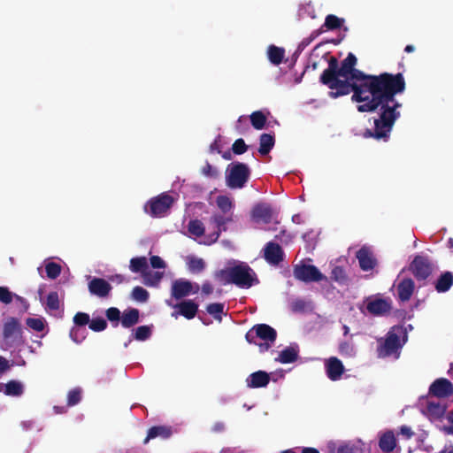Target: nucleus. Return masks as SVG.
Listing matches in <instances>:
<instances>
[{
	"label": "nucleus",
	"instance_id": "62",
	"mask_svg": "<svg viewBox=\"0 0 453 453\" xmlns=\"http://www.w3.org/2000/svg\"><path fill=\"white\" fill-rule=\"evenodd\" d=\"M212 286L208 282L204 283L202 287V291L206 295L211 294L212 292Z\"/></svg>",
	"mask_w": 453,
	"mask_h": 453
},
{
	"label": "nucleus",
	"instance_id": "10",
	"mask_svg": "<svg viewBox=\"0 0 453 453\" xmlns=\"http://www.w3.org/2000/svg\"><path fill=\"white\" fill-rule=\"evenodd\" d=\"M295 276L303 281H319L325 279V276L319 269L311 265L296 266L295 269Z\"/></svg>",
	"mask_w": 453,
	"mask_h": 453
},
{
	"label": "nucleus",
	"instance_id": "30",
	"mask_svg": "<svg viewBox=\"0 0 453 453\" xmlns=\"http://www.w3.org/2000/svg\"><path fill=\"white\" fill-rule=\"evenodd\" d=\"M172 430L167 426H154L151 427L148 432V436L145 439V443L149 441V440L161 437V438H168L172 434Z\"/></svg>",
	"mask_w": 453,
	"mask_h": 453
},
{
	"label": "nucleus",
	"instance_id": "42",
	"mask_svg": "<svg viewBox=\"0 0 453 453\" xmlns=\"http://www.w3.org/2000/svg\"><path fill=\"white\" fill-rule=\"evenodd\" d=\"M27 325L35 331L41 332L44 329L45 319L42 317L28 318Z\"/></svg>",
	"mask_w": 453,
	"mask_h": 453
},
{
	"label": "nucleus",
	"instance_id": "11",
	"mask_svg": "<svg viewBox=\"0 0 453 453\" xmlns=\"http://www.w3.org/2000/svg\"><path fill=\"white\" fill-rule=\"evenodd\" d=\"M429 394L439 398L448 397L453 395V385L447 379H437L431 384Z\"/></svg>",
	"mask_w": 453,
	"mask_h": 453
},
{
	"label": "nucleus",
	"instance_id": "3",
	"mask_svg": "<svg viewBox=\"0 0 453 453\" xmlns=\"http://www.w3.org/2000/svg\"><path fill=\"white\" fill-rule=\"evenodd\" d=\"M228 220L229 218L215 216L211 222V231L208 233L201 221L191 220L188 226V234L200 243L210 245L218 240L223 226Z\"/></svg>",
	"mask_w": 453,
	"mask_h": 453
},
{
	"label": "nucleus",
	"instance_id": "40",
	"mask_svg": "<svg viewBox=\"0 0 453 453\" xmlns=\"http://www.w3.org/2000/svg\"><path fill=\"white\" fill-rule=\"evenodd\" d=\"M217 206L223 213L229 212L233 208V201L227 196H219L216 200Z\"/></svg>",
	"mask_w": 453,
	"mask_h": 453
},
{
	"label": "nucleus",
	"instance_id": "1",
	"mask_svg": "<svg viewBox=\"0 0 453 453\" xmlns=\"http://www.w3.org/2000/svg\"><path fill=\"white\" fill-rule=\"evenodd\" d=\"M357 58L349 52L341 65L335 57L328 60V66L320 74L319 82L331 91L329 97L338 98L353 92L352 101L360 112L380 110V117L374 120V130H366L365 138L383 139L391 132L395 121L399 119L398 108L402 106L395 100L397 94L405 90L403 73H382L379 75L366 74L356 68Z\"/></svg>",
	"mask_w": 453,
	"mask_h": 453
},
{
	"label": "nucleus",
	"instance_id": "29",
	"mask_svg": "<svg viewBox=\"0 0 453 453\" xmlns=\"http://www.w3.org/2000/svg\"><path fill=\"white\" fill-rule=\"evenodd\" d=\"M267 55L272 64L279 65L283 61L285 50L275 45H270L267 50Z\"/></svg>",
	"mask_w": 453,
	"mask_h": 453
},
{
	"label": "nucleus",
	"instance_id": "12",
	"mask_svg": "<svg viewBox=\"0 0 453 453\" xmlns=\"http://www.w3.org/2000/svg\"><path fill=\"white\" fill-rule=\"evenodd\" d=\"M324 365L326 373L331 380L336 381L341 380L345 369L340 359L331 357L325 360Z\"/></svg>",
	"mask_w": 453,
	"mask_h": 453
},
{
	"label": "nucleus",
	"instance_id": "61",
	"mask_svg": "<svg viewBox=\"0 0 453 453\" xmlns=\"http://www.w3.org/2000/svg\"><path fill=\"white\" fill-rule=\"evenodd\" d=\"M400 433L402 435L405 436L406 438H411L413 434L411 429L405 426L401 427Z\"/></svg>",
	"mask_w": 453,
	"mask_h": 453
},
{
	"label": "nucleus",
	"instance_id": "25",
	"mask_svg": "<svg viewBox=\"0 0 453 453\" xmlns=\"http://www.w3.org/2000/svg\"><path fill=\"white\" fill-rule=\"evenodd\" d=\"M249 119H250V124L256 130H262L266 127V125L269 126L271 124V122L267 123L266 115L262 111H253L249 116Z\"/></svg>",
	"mask_w": 453,
	"mask_h": 453
},
{
	"label": "nucleus",
	"instance_id": "34",
	"mask_svg": "<svg viewBox=\"0 0 453 453\" xmlns=\"http://www.w3.org/2000/svg\"><path fill=\"white\" fill-rule=\"evenodd\" d=\"M453 283V274L451 273H445L441 276L436 283V289L438 292H445L449 289Z\"/></svg>",
	"mask_w": 453,
	"mask_h": 453
},
{
	"label": "nucleus",
	"instance_id": "36",
	"mask_svg": "<svg viewBox=\"0 0 453 453\" xmlns=\"http://www.w3.org/2000/svg\"><path fill=\"white\" fill-rule=\"evenodd\" d=\"M61 300L57 292H51L47 296L46 309L50 311H58L60 308Z\"/></svg>",
	"mask_w": 453,
	"mask_h": 453
},
{
	"label": "nucleus",
	"instance_id": "7",
	"mask_svg": "<svg viewBox=\"0 0 453 453\" xmlns=\"http://www.w3.org/2000/svg\"><path fill=\"white\" fill-rule=\"evenodd\" d=\"M249 169L243 164L229 165L226 170V183L232 188H240L249 178Z\"/></svg>",
	"mask_w": 453,
	"mask_h": 453
},
{
	"label": "nucleus",
	"instance_id": "26",
	"mask_svg": "<svg viewBox=\"0 0 453 453\" xmlns=\"http://www.w3.org/2000/svg\"><path fill=\"white\" fill-rule=\"evenodd\" d=\"M379 445L380 449L384 452L392 451L396 445L395 438L393 432L388 431L381 434L380 437Z\"/></svg>",
	"mask_w": 453,
	"mask_h": 453
},
{
	"label": "nucleus",
	"instance_id": "45",
	"mask_svg": "<svg viewBox=\"0 0 453 453\" xmlns=\"http://www.w3.org/2000/svg\"><path fill=\"white\" fill-rule=\"evenodd\" d=\"M132 297L138 302H146L149 297V293L142 287H135L132 291Z\"/></svg>",
	"mask_w": 453,
	"mask_h": 453
},
{
	"label": "nucleus",
	"instance_id": "13",
	"mask_svg": "<svg viewBox=\"0 0 453 453\" xmlns=\"http://www.w3.org/2000/svg\"><path fill=\"white\" fill-rule=\"evenodd\" d=\"M225 143H213L211 146V152H218L222 155V157L226 160L232 159V155H241L247 150L246 143H233L232 144V150H225L223 145Z\"/></svg>",
	"mask_w": 453,
	"mask_h": 453
},
{
	"label": "nucleus",
	"instance_id": "22",
	"mask_svg": "<svg viewBox=\"0 0 453 453\" xmlns=\"http://www.w3.org/2000/svg\"><path fill=\"white\" fill-rule=\"evenodd\" d=\"M357 257L358 259L359 265L364 271H368L372 269L375 265V260L372 257V254L369 250L363 248L358 250L357 254Z\"/></svg>",
	"mask_w": 453,
	"mask_h": 453
},
{
	"label": "nucleus",
	"instance_id": "8",
	"mask_svg": "<svg viewBox=\"0 0 453 453\" xmlns=\"http://www.w3.org/2000/svg\"><path fill=\"white\" fill-rule=\"evenodd\" d=\"M419 408L421 412L430 420L440 419L446 411L445 404L428 396L422 397L419 400Z\"/></svg>",
	"mask_w": 453,
	"mask_h": 453
},
{
	"label": "nucleus",
	"instance_id": "56",
	"mask_svg": "<svg viewBox=\"0 0 453 453\" xmlns=\"http://www.w3.org/2000/svg\"><path fill=\"white\" fill-rule=\"evenodd\" d=\"M275 140V134L273 132L262 134L259 137L261 142H272Z\"/></svg>",
	"mask_w": 453,
	"mask_h": 453
},
{
	"label": "nucleus",
	"instance_id": "31",
	"mask_svg": "<svg viewBox=\"0 0 453 453\" xmlns=\"http://www.w3.org/2000/svg\"><path fill=\"white\" fill-rule=\"evenodd\" d=\"M139 320V311L136 309H130L124 311L121 317V324L124 327H130Z\"/></svg>",
	"mask_w": 453,
	"mask_h": 453
},
{
	"label": "nucleus",
	"instance_id": "35",
	"mask_svg": "<svg viewBox=\"0 0 453 453\" xmlns=\"http://www.w3.org/2000/svg\"><path fill=\"white\" fill-rule=\"evenodd\" d=\"M164 273L161 272H150L146 271L143 273V282L147 286H156L159 283L163 277Z\"/></svg>",
	"mask_w": 453,
	"mask_h": 453
},
{
	"label": "nucleus",
	"instance_id": "58",
	"mask_svg": "<svg viewBox=\"0 0 453 453\" xmlns=\"http://www.w3.org/2000/svg\"><path fill=\"white\" fill-rule=\"evenodd\" d=\"M445 418L448 420L449 423L452 424V426L446 427L445 431L448 434H453V411H449L446 414Z\"/></svg>",
	"mask_w": 453,
	"mask_h": 453
},
{
	"label": "nucleus",
	"instance_id": "4",
	"mask_svg": "<svg viewBox=\"0 0 453 453\" xmlns=\"http://www.w3.org/2000/svg\"><path fill=\"white\" fill-rule=\"evenodd\" d=\"M406 330L403 326H393L385 338L379 340L378 355L380 357L398 358L400 349L406 342Z\"/></svg>",
	"mask_w": 453,
	"mask_h": 453
},
{
	"label": "nucleus",
	"instance_id": "38",
	"mask_svg": "<svg viewBox=\"0 0 453 453\" xmlns=\"http://www.w3.org/2000/svg\"><path fill=\"white\" fill-rule=\"evenodd\" d=\"M322 33V29L314 30L309 37L303 38L298 44L297 49L294 55L298 56L311 42L316 39Z\"/></svg>",
	"mask_w": 453,
	"mask_h": 453
},
{
	"label": "nucleus",
	"instance_id": "17",
	"mask_svg": "<svg viewBox=\"0 0 453 453\" xmlns=\"http://www.w3.org/2000/svg\"><path fill=\"white\" fill-rule=\"evenodd\" d=\"M0 392L8 396H20L24 392V385L22 382L18 380L0 383Z\"/></svg>",
	"mask_w": 453,
	"mask_h": 453
},
{
	"label": "nucleus",
	"instance_id": "60",
	"mask_svg": "<svg viewBox=\"0 0 453 453\" xmlns=\"http://www.w3.org/2000/svg\"><path fill=\"white\" fill-rule=\"evenodd\" d=\"M269 375H270V378H272V380L273 381H277L279 379H281L284 377V372H283V370H278V371L272 372Z\"/></svg>",
	"mask_w": 453,
	"mask_h": 453
},
{
	"label": "nucleus",
	"instance_id": "48",
	"mask_svg": "<svg viewBox=\"0 0 453 453\" xmlns=\"http://www.w3.org/2000/svg\"><path fill=\"white\" fill-rule=\"evenodd\" d=\"M14 294H12L7 288L0 287V301L4 303H10L12 302Z\"/></svg>",
	"mask_w": 453,
	"mask_h": 453
},
{
	"label": "nucleus",
	"instance_id": "24",
	"mask_svg": "<svg viewBox=\"0 0 453 453\" xmlns=\"http://www.w3.org/2000/svg\"><path fill=\"white\" fill-rule=\"evenodd\" d=\"M298 357V349L296 347L290 346L286 349L280 350L278 354V357L275 358V361L280 362L281 364H289L293 363L296 360Z\"/></svg>",
	"mask_w": 453,
	"mask_h": 453
},
{
	"label": "nucleus",
	"instance_id": "32",
	"mask_svg": "<svg viewBox=\"0 0 453 453\" xmlns=\"http://www.w3.org/2000/svg\"><path fill=\"white\" fill-rule=\"evenodd\" d=\"M186 263L188 269L193 273H199L205 267L204 261L202 258L195 256H188L186 257Z\"/></svg>",
	"mask_w": 453,
	"mask_h": 453
},
{
	"label": "nucleus",
	"instance_id": "19",
	"mask_svg": "<svg viewBox=\"0 0 453 453\" xmlns=\"http://www.w3.org/2000/svg\"><path fill=\"white\" fill-rule=\"evenodd\" d=\"M270 380V375L263 371L251 373L246 380L249 388L265 387Z\"/></svg>",
	"mask_w": 453,
	"mask_h": 453
},
{
	"label": "nucleus",
	"instance_id": "6",
	"mask_svg": "<svg viewBox=\"0 0 453 453\" xmlns=\"http://www.w3.org/2000/svg\"><path fill=\"white\" fill-rule=\"evenodd\" d=\"M173 202L174 198L172 196L162 194L149 201L144 210L153 217H162L168 211Z\"/></svg>",
	"mask_w": 453,
	"mask_h": 453
},
{
	"label": "nucleus",
	"instance_id": "46",
	"mask_svg": "<svg viewBox=\"0 0 453 453\" xmlns=\"http://www.w3.org/2000/svg\"><path fill=\"white\" fill-rule=\"evenodd\" d=\"M236 129L242 133L244 134L246 131H250V119L248 116H241L239 117L236 126Z\"/></svg>",
	"mask_w": 453,
	"mask_h": 453
},
{
	"label": "nucleus",
	"instance_id": "53",
	"mask_svg": "<svg viewBox=\"0 0 453 453\" xmlns=\"http://www.w3.org/2000/svg\"><path fill=\"white\" fill-rule=\"evenodd\" d=\"M89 321V316L87 313L78 312L74 318L73 322L77 326H84Z\"/></svg>",
	"mask_w": 453,
	"mask_h": 453
},
{
	"label": "nucleus",
	"instance_id": "44",
	"mask_svg": "<svg viewBox=\"0 0 453 453\" xmlns=\"http://www.w3.org/2000/svg\"><path fill=\"white\" fill-rule=\"evenodd\" d=\"M339 352L341 355L347 357H353L356 355V349L353 344L344 342L339 346Z\"/></svg>",
	"mask_w": 453,
	"mask_h": 453
},
{
	"label": "nucleus",
	"instance_id": "15",
	"mask_svg": "<svg viewBox=\"0 0 453 453\" xmlns=\"http://www.w3.org/2000/svg\"><path fill=\"white\" fill-rule=\"evenodd\" d=\"M366 308L371 314L380 316L384 315L389 311L391 303L388 299L383 298H371L367 301Z\"/></svg>",
	"mask_w": 453,
	"mask_h": 453
},
{
	"label": "nucleus",
	"instance_id": "5",
	"mask_svg": "<svg viewBox=\"0 0 453 453\" xmlns=\"http://www.w3.org/2000/svg\"><path fill=\"white\" fill-rule=\"evenodd\" d=\"M246 339L259 346L261 351L267 350L276 339V331L268 325L254 326L247 334Z\"/></svg>",
	"mask_w": 453,
	"mask_h": 453
},
{
	"label": "nucleus",
	"instance_id": "23",
	"mask_svg": "<svg viewBox=\"0 0 453 453\" xmlns=\"http://www.w3.org/2000/svg\"><path fill=\"white\" fill-rule=\"evenodd\" d=\"M19 324L17 319L9 318L4 325V337L6 340L17 338L19 334Z\"/></svg>",
	"mask_w": 453,
	"mask_h": 453
},
{
	"label": "nucleus",
	"instance_id": "18",
	"mask_svg": "<svg viewBox=\"0 0 453 453\" xmlns=\"http://www.w3.org/2000/svg\"><path fill=\"white\" fill-rule=\"evenodd\" d=\"M167 303L173 308H179L180 313L188 319H193L198 310V305L191 300L181 302L176 305L173 304L171 301H167Z\"/></svg>",
	"mask_w": 453,
	"mask_h": 453
},
{
	"label": "nucleus",
	"instance_id": "33",
	"mask_svg": "<svg viewBox=\"0 0 453 453\" xmlns=\"http://www.w3.org/2000/svg\"><path fill=\"white\" fill-rule=\"evenodd\" d=\"M130 270L134 273H143L148 270V262L145 257H134L130 261Z\"/></svg>",
	"mask_w": 453,
	"mask_h": 453
},
{
	"label": "nucleus",
	"instance_id": "41",
	"mask_svg": "<svg viewBox=\"0 0 453 453\" xmlns=\"http://www.w3.org/2000/svg\"><path fill=\"white\" fill-rule=\"evenodd\" d=\"M45 270L50 279H56L61 272V266L51 261H45Z\"/></svg>",
	"mask_w": 453,
	"mask_h": 453
},
{
	"label": "nucleus",
	"instance_id": "39",
	"mask_svg": "<svg viewBox=\"0 0 453 453\" xmlns=\"http://www.w3.org/2000/svg\"><path fill=\"white\" fill-rule=\"evenodd\" d=\"M342 23L343 19L334 14H329L326 17L323 27H325L327 30H334L340 28Z\"/></svg>",
	"mask_w": 453,
	"mask_h": 453
},
{
	"label": "nucleus",
	"instance_id": "43",
	"mask_svg": "<svg viewBox=\"0 0 453 453\" xmlns=\"http://www.w3.org/2000/svg\"><path fill=\"white\" fill-rule=\"evenodd\" d=\"M223 303H211L208 305L207 311L212 315L217 320L221 321L222 314L224 313Z\"/></svg>",
	"mask_w": 453,
	"mask_h": 453
},
{
	"label": "nucleus",
	"instance_id": "59",
	"mask_svg": "<svg viewBox=\"0 0 453 453\" xmlns=\"http://www.w3.org/2000/svg\"><path fill=\"white\" fill-rule=\"evenodd\" d=\"M259 153L261 155H266L272 150L274 143H260Z\"/></svg>",
	"mask_w": 453,
	"mask_h": 453
},
{
	"label": "nucleus",
	"instance_id": "16",
	"mask_svg": "<svg viewBox=\"0 0 453 453\" xmlns=\"http://www.w3.org/2000/svg\"><path fill=\"white\" fill-rule=\"evenodd\" d=\"M411 269L414 275L418 279H426L431 273V267L428 261L421 257H417L413 260Z\"/></svg>",
	"mask_w": 453,
	"mask_h": 453
},
{
	"label": "nucleus",
	"instance_id": "9",
	"mask_svg": "<svg viewBox=\"0 0 453 453\" xmlns=\"http://www.w3.org/2000/svg\"><path fill=\"white\" fill-rule=\"evenodd\" d=\"M198 290L199 286L197 284H193L192 282L183 279L175 280L172 285V295L176 299L185 297L191 294H196Z\"/></svg>",
	"mask_w": 453,
	"mask_h": 453
},
{
	"label": "nucleus",
	"instance_id": "20",
	"mask_svg": "<svg viewBox=\"0 0 453 453\" xmlns=\"http://www.w3.org/2000/svg\"><path fill=\"white\" fill-rule=\"evenodd\" d=\"M282 256V251L278 244L269 242L265 248V258L270 264H277Z\"/></svg>",
	"mask_w": 453,
	"mask_h": 453
},
{
	"label": "nucleus",
	"instance_id": "14",
	"mask_svg": "<svg viewBox=\"0 0 453 453\" xmlns=\"http://www.w3.org/2000/svg\"><path fill=\"white\" fill-rule=\"evenodd\" d=\"M273 219V211L270 205L260 203L252 210V219L257 224H267Z\"/></svg>",
	"mask_w": 453,
	"mask_h": 453
},
{
	"label": "nucleus",
	"instance_id": "52",
	"mask_svg": "<svg viewBox=\"0 0 453 453\" xmlns=\"http://www.w3.org/2000/svg\"><path fill=\"white\" fill-rule=\"evenodd\" d=\"M106 317L110 321L116 322L118 324V321L120 319V311L119 309L114 307L109 308L106 311Z\"/></svg>",
	"mask_w": 453,
	"mask_h": 453
},
{
	"label": "nucleus",
	"instance_id": "57",
	"mask_svg": "<svg viewBox=\"0 0 453 453\" xmlns=\"http://www.w3.org/2000/svg\"><path fill=\"white\" fill-rule=\"evenodd\" d=\"M339 444L336 441H330L326 444L325 450L326 453H337Z\"/></svg>",
	"mask_w": 453,
	"mask_h": 453
},
{
	"label": "nucleus",
	"instance_id": "37",
	"mask_svg": "<svg viewBox=\"0 0 453 453\" xmlns=\"http://www.w3.org/2000/svg\"><path fill=\"white\" fill-rule=\"evenodd\" d=\"M152 326H141L134 331V337L137 341H145L149 339L152 333Z\"/></svg>",
	"mask_w": 453,
	"mask_h": 453
},
{
	"label": "nucleus",
	"instance_id": "64",
	"mask_svg": "<svg viewBox=\"0 0 453 453\" xmlns=\"http://www.w3.org/2000/svg\"><path fill=\"white\" fill-rule=\"evenodd\" d=\"M302 453H319L318 449L314 448H304Z\"/></svg>",
	"mask_w": 453,
	"mask_h": 453
},
{
	"label": "nucleus",
	"instance_id": "47",
	"mask_svg": "<svg viewBox=\"0 0 453 453\" xmlns=\"http://www.w3.org/2000/svg\"><path fill=\"white\" fill-rule=\"evenodd\" d=\"M70 337L76 343L81 342L85 339L84 329L80 327L72 328Z\"/></svg>",
	"mask_w": 453,
	"mask_h": 453
},
{
	"label": "nucleus",
	"instance_id": "54",
	"mask_svg": "<svg viewBox=\"0 0 453 453\" xmlns=\"http://www.w3.org/2000/svg\"><path fill=\"white\" fill-rule=\"evenodd\" d=\"M202 173L204 176L211 177V178H215L219 174L218 170L216 168L212 167L211 165H210L209 164H207L206 165H204L202 168Z\"/></svg>",
	"mask_w": 453,
	"mask_h": 453
},
{
	"label": "nucleus",
	"instance_id": "50",
	"mask_svg": "<svg viewBox=\"0 0 453 453\" xmlns=\"http://www.w3.org/2000/svg\"><path fill=\"white\" fill-rule=\"evenodd\" d=\"M106 321L103 319H96L89 323V327L96 332L104 330L106 328Z\"/></svg>",
	"mask_w": 453,
	"mask_h": 453
},
{
	"label": "nucleus",
	"instance_id": "55",
	"mask_svg": "<svg viewBox=\"0 0 453 453\" xmlns=\"http://www.w3.org/2000/svg\"><path fill=\"white\" fill-rule=\"evenodd\" d=\"M150 265L156 269H164L165 267V262L158 256H152L150 257Z\"/></svg>",
	"mask_w": 453,
	"mask_h": 453
},
{
	"label": "nucleus",
	"instance_id": "49",
	"mask_svg": "<svg viewBox=\"0 0 453 453\" xmlns=\"http://www.w3.org/2000/svg\"><path fill=\"white\" fill-rule=\"evenodd\" d=\"M81 391L79 388L71 390L68 394V404L73 406L78 403L81 400Z\"/></svg>",
	"mask_w": 453,
	"mask_h": 453
},
{
	"label": "nucleus",
	"instance_id": "63",
	"mask_svg": "<svg viewBox=\"0 0 453 453\" xmlns=\"http://www.w3.org/2000/svg\"><path fill=\"white\" fill-rule=\"evenodd\" d=\"M8 363L5 358L0 357V374L6 370Z\"/></svg>",
	"mask_w": 453,
	"mask_h": 453
},
{
	"label": "nucleus",
	"instance_id": "2",
	"mask_svg": "<svg viewBox=\"0 0 453 453\" xmlns=\"http://www.w3.org/2000/svg\"><path fill=\"white\" fill-rule=\"evenodd\" d=\"M221 283L233 282L242 288H250L256 280L255 273L245 263L234 262L232 265L216 273Z\"/></svg>",
	"mask_w": 453,
	"mask_h": 453
},
{
	"label": "nucleus",
	"instance_id": "21",
	"mask_svg": "<svg viewBox=\"0 0 453 453\" xmlns=\"http://www.w3.org/2000/svg\"><path fill=\"white\" fill-rule=\"evenodd\" d=\"M88 288H89V291L92 294L99 296H106L111 289L110 284L102 279L92 280L88 285Z\"/></svg>",
	"mask_w": 453,
	"mask_h": 453
},
{
	"label": "nucleus",
	"instance_id": "51",
	"mask_svg": "<svg viewBox=\"0 0 453 453\" xmlns=\"http://www.w3.org/2000/svg\"><path fill=\"white\" fill-rule=\"evenodd\" d=\"M332 278L337 282L343 283L346 280V277L342 268L340 266H335L332 270Z\"/></svg>",
	"mask_w": 453,
	"mask_h": 453
},
{
	"label": "nucleus",
	"instance_id": "27",
	"mask_svg": "<svg viewBox=\"0 0 453 453\" xmlns=\"http://www.w3.org/2000/svg\"><path fill=\"white\" fill-rule=\"evenodd\" d=\"M413 288L414 283L411 279L403 280L397 287L399 298L402 301L409 300L412 295Z\"/></svg>",
	"mask_w": 453,
	"mask_h": 453
},
{
	"label": "nucleus",
	"instance_id": "28",
	"mask_svg": "<svg viewBox=\"0 0 453 453\" xmlns=\"http://www.w3.org/2000/svg\"><path fill=\"white\" fill-rule=\"evenodd\" d=\"M363 442L360 440L342 442L337 448V453H362Z\"/></svg>",
	"mask_w": 453,
	"mask_h": 453
}]
</instances>
